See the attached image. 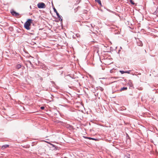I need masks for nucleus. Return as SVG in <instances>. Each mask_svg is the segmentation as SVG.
<instances>
[{
  "label": "nucleus",
  "instance_id": "nucleus-20",
  "mask_svg": "<svg viewBox=\"0 0 158 158\" xmlns=\"http://www.w3.org/2000/svg\"><path fill=\"white\" fill-rule=\"evenodd\" d=\"M28 62L30 63V64H31V63L30 61H28Z\"/></svg>",
  "mask_w": 158,
  "mask_h": 158
},
{
  "label": "nucleus",
  "instance_id": "nucleus-21",
  "mask_svg": "<svg viewBox=\"0 0 158 158\" xmlns=\"http://www.w3.org/2000/svg\"><path fill=\"white\" fill-rule=\"evenodd\" d=\"M96 49H98V47H96Z\"/></svg>",
  "mask_w": 158,
  "mask_h": 158
},
{
  "label": "nucleus",
  "instance_id": "nucleus-19",
  "mask_svg": "<svg viewBox=\"0 0 158 158\" xmlns=\"http://www.w3.org/2000/svg\"><path fill=\"white\" fill-rule=\"evenodd\" d=\"M142 88L140 87L139 89V90H142Z\"/></svg>",
  "mask_w": 158,
  "mask_h": 158
},
{
  "label": "nucleus",
  "instance_id": "nucleus-1",
  "mask_svg": "<svg viewBox=\"0 0 158 158\" xmlns=\"http://www.w3.org/2000/svg\"><path fill=\"white\" fill-rule=\"evenodd\" d=\"M33 21L32 19H28L24 24V27L27 30H30L31 29L30 26Z\"/></svg>",
  "mask_w": 158,
  "mask_h": 158
},
{
  "label": "nucleus",
  "instance_id": "nucleus-23",
  "mask_svg": "<svg viewBox=\"0 0 158 158\" xmlns=\"http://www.w3.org/2000/svg\"><path fill=\"white\" fill-rule=\"evenodd\" d=\"M98 52V50H97V52Z\"/></svg>",
  "mask_w": 158,
  "mask_h": 158
},
{
  "label": "nucleus",
  "instance_id": "nucleus-8",
  "mask_svg": "<svg viewBox=\"0 0 158 158\" xmlns=\"http://www.w3.org/2000/svg\"><path fill=\"white\" fill-rule=\"evenodd\" d=\"M84 137L85 138L87 139H92V140H94L95 141H97L98 140V139H95V138H91V137H85V136H84Z\"/></svg>",
  "mask_w": 158,
  "mask_h": 158
},
{
  "label": "nucleus",
  "instance_id": "nucleus-6",
  "mask_svg": "<svg viewBox=\"0 0 158 158\" xmlns=\"http://www.w3.org/2000/svg\"><path fill=\"white\" fill-rule=\"evenodd\" d=\"M9 145L8 144H5L2 145V146L1 149L2 150L6 148H7L9 147Z\"/></svg>",
  "mask_w": 158,
  "mask_h": 158
},
{
  "label": "nucleus",
  "instance_id": "nucleus-18",
  "mask_svg": "<svg viewBox=\"0 0 158 158\" xmlns=\"http://www.w3.org/2000/svg\"><path fill=\"white\" fill-rule=\"evenodd\" d=\"M33 32V30H31V32H29V33H30V34H32V32Z\"/></svg>",
  "mask_w": 158,
  "mask_h": 158
},
{
  "label": "nucleus",
  "instance_id": "nucleus-11",
  "mask_svg": "<svg viewBox=\"0 0 158 158\" xmlns=\"http://www.w3.org/2000/svg\"><path fill=\"white\" fill-rule=\"evenodd\" d=\"M22 67L21 65L20 64H18L16 66V68L17 69H20Z\"/></svg>",
  "mask_w": 158,
  "mask_h": 158
},
{
  "label": "nucleus",
  "instance_id": "nucleus-15",
  "mask_svg": "<svg viewBox=\"0 0 158 158\" xmlns=\"http://www.w3.org/2000/svg\"><path fill=\"white\" fill-rule=\"evenodd\" d=\"M120 73H121V74H123L124 73H125V71H123V70H120Z\"/></svg>",
  "mask_w": 158,
  "mask_h": 158
},
{
  "label": "nucleus",
  "instance_id": "nucleus-14",
  "mask_svg": "<svg viewBox=\"0 0 158 158\" xmlns=\"http://www.w3.org/2000/svg\"><path fill=\"white\" fill-rule=\"evenodd\" d=\"M130 2L132 4L134 5L135 4V3L132 0H130Z\"/></svg>",
  "mask_w": 158,
  "mask_h": 158
},
{
  "label": "nucleus",
  "instance_id": "nucleus-2",
  "mask_svg": "<svg viewBox=\"0 0 158 158\" xmlns=\"http://www.w3.org/2000/svg\"><path fill=\"white\" fill-rule=\"evenodd\" d=\"M45 4L43 2L39 3L37 4V7L39 8H45Z\"/></svg>",
  "mask_w": 158,
  "mask_h": 158
},
{
  "label": "nucleus",
  "instance_id": "nucleus-16",
  "mask_svg": "<svg viewBox=\"0 0 158 158\" xmlns=\"http://www.w3.org/2000/svg\"><path fill=\"white\" fill-rule=\"evenodd\" d=\"M130 70L125 71V73H130Z\"/></svg>",
  "mask_w": 158,
  "mask_h": 158
},
{
  "label": "nucleus",
  "instance_id": "nucleus-13",
  "mask_svg": "<svg viewBox=\"0 0 158 158\" xmlns=\"http://www.w3.org/2000/svg\"><path fill=\"white\" fill-rule=\"evenodd\" d=\"M50 144L52 145L53 147H54L55 149H57V147L56 146H55V145L52 144V143H49Z\"/></svg>",
  "mask_w": 158,
  "mask_h": 158
},
{
  "label": "nucleus",
  "instance_id": "nucleus-7",
  "mask_svg": "<svg viewBox=\"0 0 158 158\" xmlns=\"http://www.w3.org/2000/svg\"><path fill=\"white\" fill-rule=\"evenodd\" d=\"M138 45L139 46H143V43L141 41L139 40L137 41Z\"/></svg>",
  "mask_w": 158,
  "mask_h": 158
},
{
  "label": "nucleus",
  "instance_id": "nucleus-5",
  "mask_svg": "<svg viewBox=\"0 0 158 158\" xmlns=\"http://www.w3.org/2000/svg\"><path fill=\"white\" fill-rule=\"evenodd\" d=\"M127 84L130 86V87H133V84L132 83V81L131 80H129Z\"/></svg>",
  "mask_w": 158,
  "mask_h": 158
},
{
  "label": "nucleus",
  "instance_id": "nucleus-3",
  "mask_svg": "<svg viewBox=\"0 0 158 158\" xmlns=\"http://www.w3.org/2000/svg\"><path fill=\"white\" fill-rule=\"evenodd\" d=\"M53 10L56 13L57 16L58 17V18H59V20H60L61 21H62V19L61 18V16L58 13L57 11L56 10V9L55 8V7L53 8Z\"/></svg>",
  "mask_w": 158,
  "mask_h": 158
},
{
  "label": "nucleus",
  "instance_id": "nucleus-17",
  "mask_svg": "<svg viewBox=\"0 0 158 158\" xmlns=\"http://www.w3.org/2000/svg\"><path fill=\"white\" fill-rule=\"evenodd\" d=\"M40 109H41V110H44V106H41V107H40Z\"/></svg>",
  "mask_w": 158,
  "mask_h": 158
},
{
  "label": "nucleus",
  "instance_id": "nucleus-24",
  "mask_svg": "<svg viewBox=\"0 0 158 158\" xmlns=\"http://www.w3.org/2000/svg\"><path fill=\"white\" fill-rule=\"evenodd\" d=\"M47 142L49 143V142Z\"/></svg>",
  "mask_w": 158,
  "mask_h": 158
},
{
  "label": "nucleus",
  "instance_id": "nucleus-12",
  "mask_svg": "<svg viewBox=\"0 0 158 158\" xmlns=\"http://www.w3.org/2000/svg\"><path fill=\"white\" fill-rule=\"evenodd\" d=\"M95 2H97L100 5H101L102 3L100 0H95Z\"/></svg>",
  "mask_w": 158,
  "mask_h": 158
},
{
  "label": "nucleus",
  "instance_id": "nucleus-22",
  "mask_svg": "<svg viewBox=\"0 0 158 158\" xmlns=\"http://www.w3.org/2000/svg\"><path fill=\"white\" fill-rule=\"evenodd\" d=\"M127 158H130V157H128V156H127Z\"/></svg>",
  "mask_w": 158,
  "mask_h": 158
},
{
  "label": "nucleus",
  "instance_id": "nucleus-4",
  "mask_svg": "<svg viewBox=\"0 0 158 158\" xmlns=\"http://www.w3.org/2000/svg\"><path fill=\"white\" fill-rule=\"evenodd\" d=\"M10 12L13 15H15L16 16H17L19 15V13H17L16 12L14 11V10L11 11Z\"/></svg>",
  "mask_w": 158,
  "mask_h": 158
},
{
  "label": "nucleus",
  "instance_id": "nucleus-10",
  "mask_svg": "<svg viewBox=\"0 0 158 158\" xmlns=\"http://www.w3.org/2000/svg\"><path fill=\"white\" fill-rule=\"evenodd\" d=\"M127 89V87H123L120 90V91L121 92L123 91H125Z\"/></svg>",
  "mask_w": 158,
  "mask_h": 158
},
{
  "label": "nucleus",
  "instance_id": "nucleus-9",
  "mask_svg": "<svg viewBox=\"0 0 158 158\" xmlns=\"http://www.w3.org/2000/svg\"><path fill=\"white\" fill-rule=\"evenodd\" d=\"M96 89L97 90H99L101 91H103L104 90L103 88L100 86L96 87Z\"/></svg>",
  "mask_w": 158,
  "mask_h": 158
}]
</instances>
